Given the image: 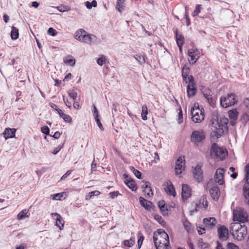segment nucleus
I'll use <instances>...</instances> for the list:
<instances>
[{"instance_id": "obj_14", "label": "nucleus", "mask_w": 249, "mask_h": 249, "mask_svg": "<svg viewBox=\"0 0 249 249\" xmlns=\"http://www.w3.org/2000/svg\"><path fill=\"white\" fill-rule=\"evenodd\" d=\"M52 217L55 218L56 221V225L59 227V229L62 230L64 228V220L62 217L58 213H53L51 214Z\"/></svg>"}, {"instance_id": "obj_35", "label": "nucleus", "mask_w": 249, "mask_h": 249, "mask_svg": "<svg viewBox=\"0 0 249 249\" xmlns=\"http://www.w3.org/2000/svg\"><path fill=\"white\" fill-rule=\"evenodd\" d=\"M64 61L65 63L68 64L71 66H73L75 63V60L72 56H68L64 58Z\"/></svg>"}, {"instance_id": "obj_16", "label": "nucleus", "mask_w": 249, "mask_h": 249, "mask_svg": "<svg viewBox=\"0 0 249 249\" xmlns=\"http://www.w3.org/2000/svg\"><path fill=\"white\" fill-rule=\"evenodd\" d=\"M209 192L213 199L214 201H217L220 196V191L219 187L217 186H213L210 189Z\"/></svg>"}, {"instance_id": "obj_25", "label": "nucleus", "mask_w": 249, "mask_h": 249, "mask_svg": "<svg viewBox=\"0 0 249 249\" xmlns=\"http://www.w3.org/2000/svg\"><path fill=\"white\" fill-rule=\"evenodd\" d=\"M158 207L163 215L168 214L167 206L166 205L164 201L161 200L158 202Z\"/></svg>"}, {"instance_id": "obj_9", "label": "nucleus", "mask_w": 249, "mask_h": 249, "mask_svg": "<svg viewBox=\"0 0 249 249\" xmlns=\"http://www.w3.org/2000/svg\"><path fill=\"white\" fill-rule=\"evenodd\" d=\"M82 37L81 42L89 45L100 42V40L96 36L87 32Z\"/></svg>"}, {"instance_id": "obj_60", "label": "nucleus", "mask_w": 249, "mask_h": 249, "mask_svg": "<svg viewBox=\"0 0 249 249\" xmlns=\"http://www.w3.org/2000/svg\"><path fill=\"white\" fill-rule=\"evenodd\" d=\"M96 163H95V160H94L91 165V170L92 172L96 170Z\"/></svg>"}, {"instance_id": "obj_26", "label": "nucleus", "mask_w": 249, "mask_h": 249, "mask_svg": "<svg viewBox=\"0 0 249 249\" xmlns=\"http://www.w3.org/2000/svg\"><path fill=\"white\" fill-rule=\"evenodd\" d=\"M55 110L59 114L60 116L62 117L66 122H71V117L69 115L65 114L61 109L57 108L55 109Z\"/></svg>"}, {"instance_id": "obj_1", "label": "nucleus", "mask_w": 249, "mask_h": 249, "mask_svg": "<svg viewBox=\"0 0 249 249\" xmlns=\"http://www.w3.org/2000/svg\"><path fill=\"white\" fill-rule=\"evenodd\" d=\"M228 120L225 117H216V119H213L211 124L214 129L211 133L212 136L216 138L221 137L228 130Z\"/></svg>"}, {"instance_id": "obj_57", "label": "nucleus", "mask_w": 249, "mask_h": 249, "mask_svg": "<svg viewBox=\"0 0 249 249\" xmlns=\"http://www.w3.org/2000/svg\"><path fill=\"white\" fill-rule=\"evenodd\" d=\"M63 101L65 103V105L69 108H71V102H69L67 99H65V96H63Z\"/></svg>"}, {"instance_id": "obj_50", "label": "nucleus", "mask_w": 249, "mask_h": 249, "mask_svg": "<svg viewBox=\"0 0 249 249\" xmlns=\"http://www.w3.org/2000/svg\"><path fill=\"white\" fill-rule=\"evenodd\" d=\"M41 131L43 133H44L46 135L49 134L50 129L47 126H42L41 128Z\"/></svg>"}, {"instance_id": "obj_13", "label": "nucleus", "mask_w": 249, "mask_h": 249, "mask_svg": "<svg viewBox=\"0 0 249 249\" xmlns=\"http://www.w3.org/2000/svg\"><path fill=\"white\" fill-rule=\"evenodd\" d=\"M188 84L187 85V96L189 97L193 96L196 93V88L195 87L194 77L192 75H189L188 78Z\"/></svg>"}, {"instance_id": "obj_15", "label": "nucleus", "mask_w": 249, "mask_h": 249, "mask_svg": "<svg viewBox=\"0 0 249 249\" xmlns=\"http://www.w3.org/2000/svg\"><path fill=\"white\" fill-rule=\"evenodd\" d=\"M203 221L206 228L210 230L213 229L217 223V221L214 217L205 218Z\"/></svg>"}, {"instance_id": "obj_54", "label": "nucleus", "mask_w": 249, "mask_h": 249, "mask_svg": "<svg viewBox=\"0 0 249 249\" xmlns=\"http://www.w3.org/2000/svg\"><path fill=\"white\" fill-rule=\"evenodd\" d=\"M228 249H237L238 248L234 244L232 243H228L227 245Z\"/></svg>"}, {"instance_id": "obj_32", "label": "nucleus", "mask_w": 249, "mask_h": 249, "mask_svg": "<svg viewBox=\"0 0 249 249\" xmlns=\"http://www.w3.org/2000/svg\"><path fill=\"white\" fill-rule=\"evenodd\" d=\"M197 247L200 249H206L209 247V245L207 242H204L202 238L198 240Z\"/></svg>"}, {"instance_id": "obj_17", "label": "nucleus", "mask_w": 249, "mask_h": 249, "mask_svg": "<svg viewBox=\"0 0 249 249\" xmlns=\"http://www.w3.org/2000/svg\"><path fill=\"white\" fill-rule=\"evenodd\" d=\"M200 52L197 49H190L188 51V55L190 57L192 61H194L192 65L195 64L199 57Z\"/></svg>"}, {"instance_id": "obj_56", "label": "nucleus", "mask_w": 249, "mask_h": 249, "mask_svg": "<svg viewBox=\"0 0 249 249\" xmlns=\"http://www.w3.org/2000/svg\"><path fill=\"white\" fill-rule=\"evenodd\" d=\"M71 170H68L65 174H64L60 178V180H63L66 178L71 173Z\"/></svg>"}, {"instance_id": "obj_62", "label": "nucleus", "mask_w": 249, "mask_h": 249, "mask_svg": "<svg viewBox=\"0 0 249 249\" xmlns=\"http://www.w3.org/2000/svg\"><path fill=\"white\" fill-rule=\"evenodd\" d=\"M62 146H58L55 148L52 151V153L53 154H56L61 149Z\"/></svg>"}, {"instance_id": "obj_33", "label": "nucleus", "mask_w": 249, "mask_h": 249, "mask_svg": "<svg viewBox=\"0 0 249 249\" xmlns=\"http://www.w3.org/2000/svg\"><path fill=\"white\" fill-rule=\"evenodd\" d=\"M148 113V108L146 105H143L142 107L141 116L143 120L147 119V115Z\"/></svg>"}, {"instance_id": "obj_2", "label": "nucleus", "mask_w": 249, "mask_h": 249, "mask_svg": "<svg viewBox=\"0 0 249 249\" xmlns=\"http://www.w3.org/2000/svg\"><path fill=\"white\" fill-rule=\"evenodd\" d=\"M230 232L234 238L241 241L247 234V227L239 222L232 223L231 224Z\"/></svg>"}, {"instance_id": "obj_58", "label": "nucleus", "mask_w": 249, "mask_h": 249, "mask_svg": "<svg viewBox=\"0 0 249 249\" xmlns=\"http://www.w3.org/2000/svg\"><path fill=\"white\" fill-rule=\"evenodd\" d=\"M100 194V192L98 191H94L89 193V196L90 197H92L93 196H97Z\"/></svg>"}, {"instance_id": "obj_18", "label": "nucleus", "mask_w": 249, "mask_h": 249, "mask_svg": "<svg viewBox=\"0 0 249 249\" xmlns=\"http://www.w3.org/2000/svg\"><path fill=\"white\" fill-rule=\"evenodd\" d=\"M194 178L198 181L200 182L202 180L203 174L199 165H197L193 172Z\"/></svg>"}, {"instance_id": "obj_47", "label": "nucleus", "mask_w": 249, "mask_h": 249, "mask_svg": "<svg viewBox=\"0 0 249 249\" xmlns=\"http://www.w3.org/2000/svg\"><path fill=\"white\" fill-rule=\"evenodd\" d=\"M68 94L71 98L73 99V100H74L76 99L77 93L75 90L73 89L70 91L69 92Z\"/></svg>"}, {"instance_id": "obj_31", "label": "nucleus", "mask_w": 249, "mask_h": 249, "mask_svg": "<svg viewBox=\"0 0 249 249\" xmlns=\"http://www.w3.org/2000/svg\"><path fill=\"white\" fill-rule=\"evenodd\" d=\"M142 188H143V189H147L148 190V192L147 193V196L149 197H150L151 196L153 195L152 190L150 187V183L149 182H147V181L143 182V184L142 185Z\"/></svg>"}, {"instance_id": "obj_43", "label": "nucleus", "mask_w": 249, "mask_h": 249, "mask_svg": "<svg viewBox=\"0 0 249 249\" xmlns=\"http://www.w3.org/2000/svg\"><path fill=\"white\" fill-rule=\"evenodd\" d=\"M106 61V56L104 55H101V56L97 60V63L100 66H102Z\"/></svg>"}, {"instance_id": "obj_7", "label": "nucleus", "mask_w": 249, "mask_h": 249, "mask_svg": "<svg viewBox=\"0 0 249 249\" xmlns=\"http://www.w3.org/2000/svg\"><path fill=\"white\" fill-rule=\"evenodd\" d=\"M211 154L216 159L223 160L228 155V152L225 148L218 146L216 143H213L211 148Z\"/></svg>"}, {"instance_id": "obj_22", "label": "nucleus", "mask_w": 249, "mask_h": 249, "mask_svg": "<svg viewBox=\"0 0 249 249\" xmlns=\"http://www.w3.org/2000/svg\"><path fill=\"white\" fill-rule=\"evenodd\" d=\"M167 186L165 188V191L166 193L170 196H176V191L175 189L170 181H168L166 182Z\"/></svg>"}, {"instance_id": "obj_44", "label": "nucleus", "mask_w": 249, "mask_h": 249, "mask_svg": "<svg viewBox=\"0 0 249 249\" xmlns=\"http://www.w3.org/2000/svg\"><path fill=\"white\" fill-rule=\"evenodd\" d=\"M243 192L245 199L247 201L248 204L249 205V188H247L244 186Z\"/></svg>"}, {"instance_id": "obj_45", "label": "nucleus", "mask_w": 249, "mask_h": 249, "mask_svg": "<svg viewBox=\"0 0 249 249\" xmlns=\"http://www.w3.org/2000/svg\"><path fill=\"white\" fill-rule=\"evenodd\" d=\"M201 91L205 98L211 95V91L209 89H208L207 88H203L201 89Z\"/></svg>"}, {"instance_id": "obj_51", "label": "nucleus", "mask_w": 249, "mask_h": 249, "mask_svg": "<svg viewBox=\"0 0 249 249\" xmlns=\"http://www.w3.org/2000/svg\"><path fill=\"white\" fill-rule=\"evenodd\" d=\"M196 228H197L198 233L199 235H201L203 233L205 232L206 229H205V227H200L196 225Z\"/></svg>"}, {"instance_id": "obj_27", "label": "nucleus", "mask_w": 249, "mask_h": 249, "mask_svg": "<svg viewBox=\"0 0 249 249\" xmlns=\"http://www.w3.org/2000/svg\"><path fill=\"white\" fill-rule=\"evenodd\" d=\"M86 33V32L83 29H79L76 31L74 34V38L79 41H82V37Z\"/></svg>"}, {"instance_id": "obj_3", "label": "nucleus", "mask_w": 249, "mask_h": 249, "mask_svg": "<svg viewBox=\"0 0 249 249\" xmlns=\"http://www.w3.org/2000/svg\"><path fill=\"white\" fill-rule=\"evenodd\" d=\"M191 113L192 121L195 123H199L204 119V112L203 108H200L198 104H195L192 107Z\"/></svg>"}, {"instance_id": "obj_4", "label": "nucleus", "mask_w": 249, "mask_h": 249, "mask_svg": "<svg viewBox=\"0 0 249 249\" xmlns=\"http://www.w3.org/2000/svg\"><path fill=\"white\" fill-rule=\"evenodd\" d=\"M153 240L154 244L162 243L169 244V238L168 235L163 229H158L153 233Z\"/></svg>"}, {"instance_id": "obj_12", "label": "nucleus", "mask_w": 249, "mask_h": 249, "mask_svg": "<svg viewBox=\"0 0 249 249\" xmlns=\"http://www.w3.org/2000/svg\"><path fill=\"white\" fill-rule=\"evenodd\" d=\"M185 160L184 157L180 156L176 162L175 172L176 175L182 173L185 169Z\"/></svg>"}, {"instance_id": "obj_61", "label": "nucleus", "mask_w": 249, "mask_h": 249, "mask_svg": "<svg viewBox=\"0 0 249 249\" xmlns=\"http://www.w3.org/2000/svg\"><path fill=\"white\" fill-rule=\"evenodd\" d=\"M57 9L62 12L67 11V7L65 6H60L57 7Z\"/></svg>"}, {"instance_id": "obj_48", "label": "nucleus", "mask_w": 249, "mask_h": 249, "mask_svg": "<svg viewBox=\"0 0 249 249\" xmlns=\"http://www.w3.org/2000/svg\"><path fill=\"white\" fill-rule=\"evenodd\" d=\"M47 33L48 34L53 36H56L57 34L56 30L52 27L48 29Z\"/></svg>"}, {"instance_id": "obj_53", "label": "nucleus", "mask_w": 249, "mask_h": 249, "mask_svg": "<svg viewBox=\"0 0 249 249\" xmlns=\"http://www.w3.org/2000/svg\"><path fill=\"white\" fill-rule=\"evenodd\" d=\"M95 121L99 126V127L100 128V129L102 130V131H103L104 130V127L100 121V119L99 118V117L98 116H96L95 118Z\"/></svg>"}, {"instance_id": "obj_21", "label": "nucleus", "mask_w": 249, "mask_h": 249, "mask_svg": "<svg viewBox=\"0 0 249 249\" xmlns=\"http://www.w3.org/2000/svg\"><path fill=\"white\" fill-rule=\"evenodd\" d=\"M16 129L15 128H7L4 131L3 134L6 140L14 138L15 136Z\"/></svg>"}, {"instance_id": "obj_46", "label": "nucleus", "mask_w": 249, "mask_h": 249, "mask_svg": "<svg viewBox=\"0 0 249 249\" xmlns=\"http://www.w3.org/2000/svg\"><path fill=\"white\" fill-rule=\"evenodd\" d=\"M183 225L185 230L189 232L191 230V223L187 220H184L183 221Z\"/></svg>"}, {"instance_id": "obj_38", "label": "nucleus", "mask_w": 249, "mask_h": 249, "mask_svg": "<svg viewBox=\"0 0 249 249\" xmlns=\"http://www.w3.org/2000/svg\"><path fill=\"white\" fill-rule=\"evenodd\" d=\"M135 243V239L133 237H131L129 240H126L124 241V245L128 247H131Z\"/></svg>"}, {"instance_id": "obj_41", "label": "nucleus", "mask_w": 249, "mask_h": 249, "mask_svg": "<svg viewBox=\"0 0 249 249\" xmlns=\"http://www.w3.org/2000/svg\"><path fill=\"white\" fill-rule=\"evenodd\" d=\"M177 43L178 45H182L183 44V36L181 35H178L177 33L176 34Z\"/></svg>"}, {"instance_id": "obj_24", "label": "nucleus", "mask_w": 249, "mask_h": 249, "mask_svg": "<svg viewBox=\"0 0 249 249\" xmlns=\"http://www.w3.org/2000/svg\"><path fill=\"white\" fill-rule=\"evenodd\" d=\"M229 116L231 120V124L232 125H234L237 119V112L236 109L230 110L228 112Z\"/></svg>"}, {"instance_id": "obj_29", "label": "nucleus", "mask_w": 249, "mask_h": 249, "mask_svg": "<svg viewBox=\"0 0 249 249\" xmlns=\"http://www.w3.org/2000/svg\"><path fill=\"white\" fill-rule=\"evenodd\" d=\"M28 210L27 209L22 210L17 215V219L18 220H21L25 219L26 218L29 217V215L27 214Z\"/></svg>"}, {"instance_id": "obj_5", "label": "nucleus", "mask_w": 249, "mask_h": 249, "mask_svg": "<svg viewBox=\"0 0 249 249\" xmlns=\"http://www.w3.org/2000/svg\"><path fill=\"white\" fill-rule=\"evenodd\" d=\"M233 219L240 223H244L249 221L248 214L242 208H236L233 212Z\"/></svg>"}, {"instance_id": "obj_8", "label": "nucleus", "mask_w": 249, "mask_h": 249, "mask_svg": "<svg viewBox=\"0 0 249 249\" xmlns=\"http://www.w3.org/2000/svg\"><path fill=\"white\" fill-rule=\"evenodd\" d=\"M220 105L223 107L233 106L237 103L236 96L234 93L228 94L226 96H222L220 99Z\"/></svg>"}, {"instance_id": "obj_19", "label": "nucleus", "mask_w": 249, "mask_h": 249, "mask_svg": "<svg viewBox=\"0 0 249 249\" xmlns=\"http://www.w3.org/2000/svg\"><path fill=\"white\" fill-rule=\"evenodd\" d=\"M191 195V190L188 185L184 184H182L181 193L182 198L184 200H187L190 197Z\"/></svg>"}, {"instance_id": "obj_52", "label": "nucleus", "mask_w": 249, "mask_h": 249, "mask_svg": "<svg viewBox=\"0 0 249 249\" xmlns=\"http://www.w3.org/2000/svg\"><path fill=\"white\" fill-rule=\"evenodd\" d=\"M63 196V194L57 193L53 196V199L54 200H61V198Z\"/></svg>"}, {"instance_id": "obj_42", "label": "nucleus", "mask_w": 249, "mask_h": 249, "mask_svg": "<svg viewBox=\"0 0 249 249\" xmlns=\"http://www.w3.org/2000/svg\"><path fill=\"white\" fill-rule=\"evenodd\" d=\"M134 57L141 64L144 63L145 61V58L143 55L136 54L134 55Z\"/></svg>"}, {"instance_id": "obj_55", "label": "nucleus", "mask_w": 249, "mask_h": 249, "mask_svg": "<svg viewBox=\"0 0 249 249\" xmlns=\"http://www.w3.org/2000/svg\"><path fill=\"white\" fill-rule=\"evenodd\" d=\"M206 99H207L208 102L211 106H212L214 105V101L212 97V95H211L210 96L206 98Z\"/></svg>"}, {"instance_id": "obj_28", "label": "nucleus", "mask_w": 249, "mask_h": 249, "mask_svg": "<svg viewBox=\"0 0 249 249\" xmlns=\"http://www.w3.org/2000/svg\"><path fill=\"white\" fill-rule=\"evenodd\" d=\"M189 71V68L186 65H185L182 69V76L184 81H185L186 82H188L187 79L189 76H188V73Z\"/></svg>"}, {"instance_id": "obj_34", "label": "nucleus", "mask_w": 249, "mask_h": 249, "mask_svg": "<svg viewBox=\"0 0 249 249\" xmlns=\"http://www.w3.org/2000/svg\"><path fill=\"white\" fill-rule=\"evenodd\" d=\"M19 36L18 30L15 27L12 28L11 32V38L13 40L17 39Z\"/></svg>"}, {"instance_id": "obj_63", "label": "nucleus", "mask_w": 249, "mask_h": 249, "mask_svg": "<svg viewBox=\"0 0 249 249\" xmlns=\"http://www.w3.org/2000/svg\"><path fill=\"white\" fill-rule=\"evenodd\" d=\"M71 73H68L66 76H65L63 81H68L69 79H71Z\"/></svg>"}, {"instance_id": "obj_6", "label": "nucleus", "mask_w": 249, "mask_h": 249, "mask_svg": "<svg viewBox=\"0 0 249 249\" xmlns=\"http://www.w3.org/2000/svg\"><path fill=\"white\" fill-rule=\"evenodd\" d=\"M206 134L203 129L194 130L191 135L190 141L194 145L198 146L204 142Z\"/></svg>"}, {"instance_id": "obj_40", "label": "nucleus", "mask_w": 249, "mask_h": 249, "mask_svg": "<svg viewBox=\"0 0 249 249\" xmlns=\"http://www.w3.org/2000/svg\"><path fill=\"white\" fill-rule=\"evenodd\" d=\"M130 169L138 178H141L142 173L139 170L136 169L133 166H130Z\"/></svg>"}, {"instance_id": "obj_11", "label": "nucleus", "mask_w": 249, "mask_h": 249, "mask_svg": "<svg viewBox=\"0 0 249 249\" xmlns=\"http://www.w3.org/2000/svg\"><path fill=\"white\" fill-rule=\"evenodd\" d=\"M217 233L221 240L226 241L228 239L229 230L225 226L219 225L217 228Z\"/></svg>"}, {"instance_id": "obj_20", "label": "nucleus", "mask_w": 249, "mask_h": 249, "mask_svg": "<svg viewBox=\"0 0 249 249\" xmlns=\"http://www.w3.org/2000/svg\"><path fill=\"white\" fill-rule=\"evenodd\" d=\"M206 195H203L200 198L199 204H196V211H197V208H203L206 210L208 207V203L206 198Z\"/></svg>"}, {"instance_id": "obj_64", "label": "nucleus", "mask_w": 249, "mask_h": 249, "mask_svg": "<svg viewBox=\"0 0 249 249\" xmlns=\"http://www.w3.org/2000/svg\"><path fill=\"white\" fill-rule=\"evenodd\" d=\"M244 104L246 105L247 108L249 110V98H246L244 101Z\"/></svg>"}, {"instance_id": "obj_10", "label": "nucleus", "mask_w": 249, "mask_h": 249, "mask_svg": "<svg viewBox=\"0 0 249 249\" xmlns=\"http://www.w3.org/2000/svg\"><path fill=\"white\" fill-rule=\"evenodd\" d=\"M226 170L223 168H219L216 170L214 175V180L216 183L220 185H223L225 183L224 176Z\"/></svg>"}, {"instance_id": "obj_39", "label": "nucleus", "mask_w": 249, "mask_h": 249, "mask_svg": "<svg viewBox=\"0 0 249 249\" xmlns=\"http://www.w3.org/2000/svg\"><path fill=\"white\" fill-rule=\"evenodd\" d=\"M138 237L139 238L138 240V248L140 249L141 248V246L142 244V242L144 240V237L141 231H139L138 233Z\"/></svg>"}, {"instance_id": "obj_23", "label": "nucleus", "mask_w": 249, "mask_h": 249, "mask_svg": "<svg viewBox=\"0 0 249 249\" xmlns=\"http://www.w3.org/2000/svg\"><path fill=\"white\" fill-rule=\"evenodd\" d=\"M139 199L141 205L145 209L148 210L151 209L152 204L150 201L143 198L142 197H140Z\"/></svg>"}, {"instance_id": "obj_30", "label": "nucleus", "mask_w": 249, "mask_h": 249, "mask_svg": "<svg viewBox=\"0 0 249 249\" xmlns=\"http://www.w3.org/2000/svg\"><path fill=\"white\" fill-rule=\"evenodd\" d=\"M125 184L127 186L130 188L132 191L137 190V186L135 182L132 179H126L125 180Z\"/></svg>"}, {"instance_id": "obj_59", "label": "nucleus", "mask_w": 249, "mask_h": 249, "mask_svg": "<svg viewBox=\"0 0 249 249\" xmlns=\"http://www.w3.org/2000/svg\"><path fill=\"white\" fill-rule=\"evenodd\" d=\"M183 122V115L182 112L181 110H180V111L178 114V123L180 124Z\"/></svg>"}, {"instance_id": "obj_37", "label": "nucleus", "mask_w": 249, "mask_h": 249, "mask_svg": "<svg viewBox=\"0 0 249 249\" xmlns=\"http://www.w3.org/2000/svg\"><path fill=\"white\" fill-rule=\"evenodd\" d=\"M156 249H170V244H163L162 243L155 244Z\"/></svg>"}, {"instance_id": "obj_36", "label": "nucleus", "mask_w": 249, "mask_h": 249, "mask_svg": "<svg viewBox=\"0 0 249 249\" xmlns=\"http://www.w3.org/2000/svg\"><path fill=\"white\" fill-rule=\"evenodd\" d=\"M124 0H117L116 4V9L120 12H122L124 7Z\"/></svg>"}, {"instance_id": "obj_49", "label": "nucleus", "mask_w": 249, "mask_h": 249, "mask_svg": "<svg viewBox=\"0 0 249 249\" xmlns=\"http://www.w3.org/2000/svg\"><path fill=\"white\" fill-rule=\"evenodd\" d=\"M200 5L199 4H197L196 6L195 10H194L193 13V16L195 17L197 16L200 12Z\"/></svg>"}]
</instances>
